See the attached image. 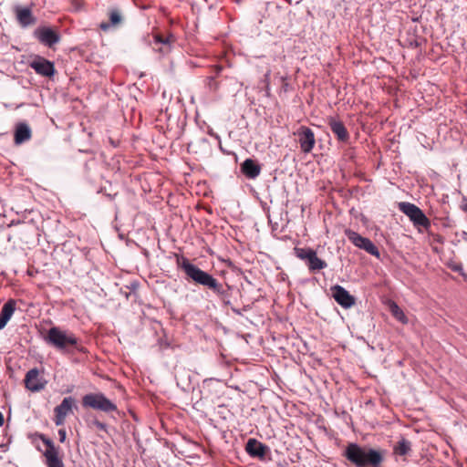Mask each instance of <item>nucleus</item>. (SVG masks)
<instances>
[{"instance_id":"nucleus-26","label":"nucleus","mask_w":467,"mask_h":467,"mask_svg":"<svg viewBox=\"0 0 467 467\" xmlns=\"http://www.w3.org/2000/svg\"><path fill=\"white\" fill-rule=\"evenodd\" d=\"M43 442L47 445V449L45 451H58V448H57L54 442L47 438L42 439Z\"/></svg>"},{"instance_id":"nucleus-27","label":"nucleus","mask_w":467,"mask_h":467,"mask_svg":"<svg viewBox=\"0 0 467 467\" xmlns=\"http://www.w3.org/2000/svg\"><path fill=\"white\" fill-rule=\"evenodd\" d=\"M93 425L97 427L99 431H107V425L99 420H94Z\"/></svg>"},{"instance_id":"nucleus-33","label":"nucleus","mask_w":467,"mask_h":467,"mask_svg":"<svg viewBox=\"0 0 467 467\" xmlns=\"http://www.w3.org/2000/svg\"><path fill=\"white\" fill-rule=\"evenodd\" d=\"M463 210L467 213V204L464 206Z\"/></svg>"},{"instance_id":"nucleus-31","label":"nucleus","mask_w":467,"mask_h":467,"mask_svg":"<svg viewBox=\"0 0 467 467\" xmlns=\"http://www.w3.org/2000/svg\"><path fill=\"white\" fill-rule=\"evenodd\" d=\"M4 424V416L3 414L0 412V427L3 426Z\"/></svg>"},{"instance_id":"nucleus-28","label":"nucleus","mask_w":467,"mask_h":467,"mask_svg":"<svg viewBox=\"0 0 467 467\" xmlns=\"http://www.w3.org/2000/svg\"><path fill=\"white\" fill-rule=\"evenodd\" d=\"M59 441L64 442L66 441L67 432L64 429L58 430Z\"/></svg>"},{"instance_id":"nucleus-5","label":"nucleus","mask_w":467,"mask_h":467,"mask_svg":"<svg viewBox=\"0 0 467 467\" xmlns=\"http://www.w3.org/2000/svg\"><path fill=\"white\" fill-rule=\"evenodd\" d=\"M294 251L296 257L305 261L310 272H317L327 267V262L319 258L312 248L296 247Z\"/></svg>"},{"instance_id":"nucleus-17","label":"nucleus","mask_w":467,"mask_h":467,"mask_svg":"<svg viewBox=\"0 0 467 467\" xmlns=\"http://www.w3.org/2000/svg\"><path fill=\"white\" fill-rule=\"evenodd\" d=\"M16 19L22 27H27L36 23V17L32 15L30 8L20 7L16 8Z\"/></svg>"},{"instance_id":"nucleus-13","label":"nucleus","mask_w":467,"mask_h":467,"mask_svg":"<svg viewBox=\"0 0 467 467\" xmlns=\"http://www.w3.org/2000/svg\"><path fill=\"white\" fill-rule=\"evenodd\" d=\"M178 265L188 277L198 284L204 285V272L192 265L187 258L178 259Z\"/></svg>"},{"instance_id":"nucleus-16","label":"nucleus","mask_w":467,"mask_h":467,"mask_svg":"<svg viewBox=\"0 0 467 467\" xmlns=\"http://www.w3.org/2000/svg\"><path fill=\"white\" fill-rule=\"evenodd\" d=\"M206 287L223 299L228 296V286L223 282L218 281L213 275L206 273Z\"/></svg>"},{"instance_id":"nucleus-23","label":"nucleus","mask_w":467,"mask_h":467,"mask_svg":"<svg viewBox=\"0 0 467 467\" xmlns=\"http://www.w3.org/2000/svg\"><path fill=\"white\" fill-rule=\"evenodd\" d=\"M389 309L391 315L402 324H407L409 322L408 317L404 314L403 310L395 303L392 302L389 306Z\"/></svg>"},{"instance_id":"nucleus-24","label":"nucleus","mask_w":467,"mask_h":467,"mask_svg":"<svg viewBox=\"0 0 467 467\" xmlns=\"http://www.w3.org/2000/svg\"><path fill=\"white\" fill-rule=\"evenodd\" d=\"M154 44L155 45H163V48H161L160 49V52L161 53H168L170 51V48H171V39L170 37H162L159 35L155 36H154Z\"/></svg>"},{"instance_id":"nucleus-25","label":"nucleus","mask_w":467,"mask_h":467,"mask_svg":"<svg viewBox=\"0 0 467 467\" xmlns=\"http://www.w3.org/2000/svg\"><path fill=\"white\" fill-rule=\"evenodd\" d=\"M110 25L116 26L121 22V15L119 10H111L109 13Z\"/></svg>"},{"instance_id":"nucleus-30","label":"nucleus","mask_w":467,"mask_h":467,"mask_svg":"<svg viewBox=\"0 0 467 467\" xmlns=\"http://www.w3.org/2000/svg\"><path fill=\"white\" fill-rule=\"evenodd\" d=\"M109 26H110L109 24L103 23V24H101L100 27L103 30H107L109 27Z\"/></svg>"},{"instance_id":"nucleus-10","label":"nucleus","mask_w":467,"mask_h":467,"mask_svg":"<svg viewBox=\"0 0 467 467\" xmlns=\"http://www.w3.org/2000/svg\"><path fill=\"white\" fill-rule=\"evenodd\" d=\"M34 36L45 46L52 47L60 40L59 35L52 28L47 26L37 27L34 31Z\"/></svg>"},{"instance_id":"nucleus-14","label":"nucleus","mask_w":467,"mask_h":467,"mask_svg":"<svg viewBox=\"0 0 467 467\" xmlns=\"http://www.w3.org/2000/svg\"><path fill=\"white\" fill-rule=\"evenodd\" d=\"M245 451L252 458L264 460L270 451L267 445L262 443L254 438H250L245 444Z\"/></svg>"},{"instance_id":"nucleus-4","label":"nucleus","mask_w":467,"mask_h":467,"mask_svg":"<svg viewBox=\"0 0 467 467\" xmlns=\"http://www.w3.org/2000/svg\"><path fill=\"white\" fill-rule=\"evenodd\" d=\"M399 209L406 216L410 218L413 225L416 227H424L428 229L431 226V222L425 213L414 203L402 202L399 203Z\"/></svg>"},{"instance_id":"nucleus-18","label":"nucleus","mask_w":467,"mask_h":467,"mask_svg":"<svg viewBox=\"0 0 467 467\" xmlns=\"http://www.w3.org/2000/svg\"><path fill=\"white\" fill-rule=\"evenodd\" d=\"M242 172L249 179H255L261 171V167L252 159H246L241 166Z\"/></svg>"},{"instance_id":"nucleus-1","label":"nucleus","mask_w":467,"mask_h":467,"mask_svg":"<svg viewBox=\"0 0 467 467\" xmlns=\"http://www.w3.org/2000/svg\"><path fill=\"white\" fill-rule=\"evenodd\" d=\"M387 451L380 448L349 442L342 455L355 467H381Z\"/></svg>"},{"instance_id":"nucleus-22","label":"nucleus","mask_w":467,"mask_h":467,"mask_svg":"<svg viewBox=\"0 0 467 467\" xmlns=\"http://www.w3.org/2000/svg\"><path fill=\"white\" fill-rule=\"evenodd\" d=\"M16 310V301L13 299L8 300L4 306H2L1 312H0V317L5 319V321L8 322L12 316L14 315V312Z\"/></svg>"},{"instance_id":"nucleus-15","label":"nucleus","mask_w":467,"mask_h":467,"mask_svg":"<svg viewBox=\"0 0 467 467\" xmlns=\"http://www.w3.org/2000/svg\"><path fill=\"white\" fill-rule=\"evenodd\" d=\"M328 126L339 142L346 144L349 142L350 135L341 120L330 118L328 119Z\"/></svg>"},{"instance_id":"nucleus-21","label":"nucleus","mask_w":467,"mask_h":467,"mask_svg":"<svg viewBox=\"0 0 467 467\" xmlns=\"http://www.w3.org/2000/svg\"><path fill=\"white\" fill-rule=\"evenodd\" d=\"M46 464L47 467H65L58 451H45Z\"/></svg>"},{"instance_id":"nucleus-8","label":"nucleus","mask_w":467,"mask_h":467,"mask_svg":"<svg viewBox=\"0 0 467 467\" xmlns=\"http://www.w3.org/2000/svg\"><path fill=\"white\" fill-rule=\"evenodd\" d=\"M332 296L335 301L344 308H350L356 303V298L339 285L331 287Z\"/></svg>"},{"instance_id":"nucleus-6","label":"nucleus","mask_w":467,"mask_h":467,"mask_svg":"<svg viewBox=\"0 0 467 467\" xmlns=\"http://www.w3.org/2000/svg\"><path fill=\"white\" fill-rule=\"evenodd\" d=\"M348 239L357 247L365 250L368 254L379 257L380 254L378 247L367 237L361 236L355 231L346 230Z\"/></svg>"},{"instance_id":"nucleus-32","label":"nucleus","mask_w":467,"mask_h":467,"mask_svg":"<svg viewBox=\"0 0 467 467\" xmlns=\"http://www.w3.org/2000/svg\"><path fill=\"white\" fill-rule=\"evenodd\" d=\"M205 252H206V253H210L211 254H213V251H212L211 249L207 248V247H206V249H205Z\"/></svg>"},{"instance_id":"nucleus-20","label":"nucleus","mask_w":467,"mask_h":467,"mask_svg":"<svg viewBox=\"0 0 467 467\" xmlns=\"http://www.w3.org/2000/svg\"><path fill=\"white\" fill-rule=\"evenodd\" d=\"M31 138V130L26 123H19L15 131L16 144H22Z\"/></svg>"},{"instance_id":"nucleus-12","label":"nucleus","mask_w":467,"mask_h":467,"mask_svg":"<svg viewBox=\"0 0 467 467\" xmlns=\"http://www.w3.org/2000/svg\"><path fill=\"white\" fill-rule=\"evenodd\" d=\"M29 66L33 68L38 75L43 77H52L54 76L56 70L54 63L51 61L42 57H36L30 63Z\"/></svg>"},{"instance_id":"nucleus-3","label":"nucleus","mask_w":467,"mask_h":467,"mask_svg":"<svg viewBox=\"0 0 467 467\" xmlns=\"http://www.w3.org/2000/svg\"><path fill=\"white\" fill-rule=\"evenodd\" d=\"M82 406L84 408H90L105 413L115 412L118 410L117 405L101 392L84 395L82 398Z\"/></svg>"},{"instance_id":"nucleus-2","label":"nucleus","mask_w":467,"mask_h":467,"mask_svg":"<svg viewBox=\"0 0 467 467\" xmlns=\"http://www.w3.org/2000/svg\"><path fill=\"white\" fill-rule=\"evenodd\" d=\"M46 341L58 350L68 352L69 347H74L78 351H83L78 343V337L67 330H62L58 327H52L47 331Z\"/></svg>"},{"instance_id":"nucleus-7","label":"nucleus","mask_w":467,"mask_h":467,"mask_svg":"<svg viewBox=\"0 0 467 467\" xmlns=\"http://www.w3.org/2000/svg\"><path fill=\"white\" fill-rule=\"evenodd\" d=\"M295 135L298 139L301 150L304 153H309L316 144V139L313 130L306 126H301L295 133Z\"/></svg>"},{"instance_id":"nucleus-29","label":"nucleus","mask_w":467,"mask_h":467,"mask_svg":"<svg viewBox=\"0 0 467 467\" xmlns=\"http://www.w3.org/2000/svg\"><path fill=\"white\" fill-rule=\"evenodd\" d=\"M7 322L5 321L2 317H0V330L3 329L6 326Z\"/></svg>"},{"instance_id":"nucleus-11","label":"nucleus","mask_w":467,"mask_h":467,"mask_svg":"<svg viewBox=\"0 0 467 467\" xmlns=\"http://www.w3.org/2000/svg\"><path fill=\"white\" fill-rule=\"evenodd\" d=\"M75 405V399L73 397H66L62 402L54 409L55 412V424L57 426L63 425L66 417L71 412L73 406Z\"/></svg>"},{"instance_id":"nucleus-19","label":"nucleus","mask_w":467,"mask_h":467,"mask_svg":"<svg viewBox=\"0 0 467 467\" xmlns=\"http://www.w3.org/2000/svg\"><path fill=\"white\" fill-rule=\"evenodd\" d=\"M411 451V441L403 437L393 446V454L395 456L406 457L410 455Z\"/></svg>"},{"instance_id":"nucleus-9","label":"nucleus","mask_w":467,"mask_h":467,"mask_svg":"<svg viewBox=\"0 0 467 467\" xmlns=\"http://www.w3.org/2000/svg\"><path fill=\"white\" fill-rule=\"evenodd\" d=\"M47 384V381L40 376L39 370L35 368L28 370L25 377L26 388L33 392L42 390Z\"/></svg>"}]
</instances>
